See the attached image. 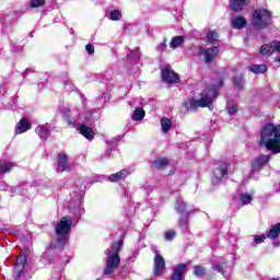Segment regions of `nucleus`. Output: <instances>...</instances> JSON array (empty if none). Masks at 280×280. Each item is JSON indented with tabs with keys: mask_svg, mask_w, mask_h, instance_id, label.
<instances>
[{
	"mask_svg": "<svg viewBox=\"0 0 280 280\" xmlns=\"http://www.w3.org/2000/svg\"><path fill=\"white\" fill-rule=\"evenodd\" d=\"M73 220L71 217H62L55 228L56 231V244H51L50 248H62L69 242V234L71 233V226Z\"/></svg>",
	"mask_w": 280,
	"mask_h": 280,
	"instance_id": "nucleus-3",
	"label": "nucleus"
},
{
	"mask_svg": "<svg viewBox=\"0 0 280 280\" xmlns=\"http://www.w3.org/2000/svg\"><path fill=\"white\" fill-rule=\"evenodd\" d=\"M43 257H47V254H44Z\"/></svg>",
	"mask_w": 280,
	"mask_h": 280,
	"instance_id": "nucleus-47",
	"label": "nucleus"
},
{
	"mask_svg": "<svg viewBox=\"0 0 280 280\" xmlns=\"http://www.w3.org/2000/svg\"><path fill=\"white\" fill-rule=\"evenodd\" d=\"M152 253H154L153 260V275L154 277H163L165 275V258L159 254V249L155 246L151 247Z\"/></svg>",
	"mask_w": 280,
	"mask_h": 280,
	"instance_id": "nucleus-7",
	"label": "nucleus"
},
{
	"mask_svg": "<svg viewBox=\"0 0 280 280\" xmlns=\"http://www.w3.org/2000/svg\"><path fill=\"white\" fill-rule=\"evenodd\" d=\"M185 270H187V265L185 264L173 267L172 280H185Z\"/></svg>",
	"mask_w": 280,
	"mask_h": 280,
	"instance_id": "nucleus-14",
	"label": "nucleus"
},
{
	"mask_svg": "<svg viewBox=\"0 0 280 280\" xmlns=\"http://www.w3.org/2000/svg\"><path fill=\"white\" fill-rule=\"evenodd\" d=\"M121 246H124V241H117L112 245L110 248L105 250L106 265L104 269V275H113L119 265L121 264V258L119 257V250H121Z\"/></svg>",
	"mask_w": 280,
	"mask_h": 280,
	"instance_id": "nucleus-4",
	"label": "nucleus"
},
{
	"mask_svg": "<svg viewBox=\"0 0 280 280\" xmlns=\"http://www.w3.org/2000/svg\"><path fill=\"white\" fill-rule=\"evenodd\" d=\"M129 174L130 170L122 168L121 171L109 175L108 180L110 183H119V180H124V178H126V176H128Z\"/></svg>",
	"mask_w": 280,
	"mask_h": 280,
	"instance_id": "nucleus-18",
	"label": "nucleus"
},
{
	"mask_svg": "<svg viewBox=\"0 0 280 280\" xmlns=\"http://www.w3.org/2000/svg\"><path fill=\"white\" fill-rule=\"evenodd\" d=\"M240 202L243 206L250 205L253 202V195L249 194H241L240 195Z\"/></svg>",
	"mask_w": 280,
	"mask_h": 280,
	"instance_id": "nucleus-33",
	"label": "nucleus"
},
{
	"mask_svg": "<svg viewBox=\"0 0 280 280\" xmlns=\"http://www.w3.org/2000/svg\"><path fill=\"white\" fill-rule=\"evenodd\" d=\"M249 71L259 75V73H266V71H268V67H266V65H252L249 66Z\"/></svg>",
	"mask_w": 280,
	"mask_h": 280,
	"instance_id": "nucleus-24",
	"label": "nucleus"
},
{
	"mask_svg": "<svg viewBox=\"0 0 280 280\" xmlns=\"http://www.w3.org/2000/svg\"><path fill=\"white\" fill-rule=\"evenodd\" d=\"M5 191H10V194H12V196H16L18 194H21V187L16 186V187H8L5 189Z\"/></svg>",
	"mask_w": 280,
	"mask_h": 280,
	"instance_id": "nucleus-40",
	"label": "nucleus"
},
{
	"mask_svg": "<svg viewBox=\"0 0 280 280\" xmlns=\"http://www.w3.org/2000/svg\"><path fill=\"white\" fill-rule=\"evenodd\" d=\"M25 264H27V257H25V255L19 256L15 260L13 269L15 280H21V275H23V270H25Z\"/></svg>",
	"mask_w": 280,
	"mask_h": 280,
	"instance_id": "nucleus-11",
	"label": "nucleus"
},
{
	"mask_svg": "<svg viewBox=\"0 0 280 280\" xmlns=\"http://www.w3.org/2000/svg\"><path fill=\"white\" fill-rule=\"evenodd\" d=\"M183 43H185L183 36H175L170 43V48L178 49V47H180V45H183Z\"/></svg>",
	"mask_w": 280,
	"mask_h": 280,
	"instance_id": "nucleus-29",
	"label": "nucleus"
},
{
	"mask_svg": "<svg viewBox=\"0 0 280 280\" xmlns=\"http://www.w3.org/2000/svg\"><path fill=\"white\" fill-rule=\"evenodd\" d=\"M206 39L207 43H210V45H215V43H218V33L214 31H209Z\"/></svg>",
	"mask_w": 280,
	"mask_h": 280,
	"instance_id": "nucleus-32",
	"label": "nucleus"
},
{
	"mask_svg": "<svg viewBox=\"0 0 280 280\" xmlns=\"http://www.w3.org/2000/svg\"><path fill=\"white\" fill-rule=\"evenodd\" d=\"M31 128L32 125L30 121H27L25 118H22L16 125L15 135H23V132H27V130Z\"/></svg>",
	"mask_w": 280,
	"mask_h": 280,
	"instance_id": "nucleus-19",
	"label": "nucleus"
},
{
	"mask_svg": "<svg viewBox=\"0 0 280 280\" xmlns=\"http://www.w3.org/2000/svg\"><path fill=\"white\" fill-rule=\"evenodd\" d=\"M279 235H280V223H277L276 225L271 226V229L267 233V237L269 240H277Z\"/></svg>",
	"mask_w": 280,
	"mask_h": 280,
	"instance_id": "nucleus-23",
	"label": "nucleus"
},
{
	"mask_svg": "<svg viewBox=\"0 0 280 280\" xmlns=\"http://www.w3.org/2000/svg\"><path fill=\"white\" fill-rule=\"evenodd\" d=\"M30 71V69H26L25 72L23 73V77L25 78V75H27V72Z\"/></svg>",
	"mask_w": 280,
	"mask_h": 280,
	"instance_id": "nucleus-46",
	"label": "nucleus"
},
{
	"mask_svg": "<svg viewBox=\"0 0 280 280\" xmlns=\"http://www.w3.org/2000/svg\"><path fill=\"white\" fill-rule=\"evenodd\" d=\"M224 81L218 79L208 89H206L200 100L190 98L184 103L185 108L190 112L196 110V108H209L213 110V101L218 97V91L223 86Z\"/></svg>",
	"mask_w": 280,
	"mask_h": 280,
	"instance_id": "nucleus-1",
	"label": "nucleus"
},
{
	"mask_svg": "<svg viewBox=\"0 0 280 280\" xmlns=\"http://www.w3.org/2000/svg\"><path fill=\"white\" fill-rule=\"evenodd\" d=\"M162 80L165 84H178L180 77L170 66L162 68Z\"/></svg>",
	"mask_w": 280,
	"mask_h": 280,
	"instance_id": "nucleus-9",
	"label": "nucleus"
},
{
	"mask_svg": "<svg viewBox=\"0 0 280 280\" xmlns=\"http://www.w3.org/2000/svg\"><path fill=\"white\" fill-rule=\"evenodd\" d=\"M35 132L38 135L42 141H47V139H49V136L51 135L49 126L46 125H38L35 129Z\"/></svg>",
	"mask_w": 280,
	"mask_h": 280,
	"instance_id": "nucleus-17",
	"label": "nucleus"
},
{
	"mask_svg": "<svg viewBox=\"0 0 280 280\" xmlns=\"http://www.w3.org/2000/svg\"><path fill=\"white\" fill-rule=\"evenodd\" d=\"M174 237H176V231L174 230H170L164 233V240H166V242H172Z\"/></svg>",
	"mask_w": 280,
	"mask_h": 280,
	"instance_id": "nucleus-38",
	"label": "nucleus"
},
{
	"mask_svg": "<svg viewBox=\"0 0 280 280\" xmlns=\"http://www.w3.org/2000/svg\"><path fill=\"white\" fill-rule=\"evenodd\" d=\"M189 213H191V211L183 213L182 217L179 218L180 229H187L189 226Z\"/></svg>",
	"mask_w": 280,
	"mask_h": 280,
	"instance_id": "nucleus-28",
	"label": "nucleus"
},
{
	"mask_svg": "<svg viewBox=\"0 0 280 280\" xmlns=\"http://www.w3.org/2000/svg\"><path fill=\"white\" fill-rule=\"evenodd\" d=\"M85 49H86L88 54H90V56L95 54V47H93V45H91V44H88L85 46Z\"/></svg>",
	"mask_w": 280,
	"mask_h": 280,
	"instance_id": "nucleus-43",
	"label": "nucleus"
},
{
	"mask_svg": "<svg viewBox=\"0 0 280 280\" xmlns=\"http://www.w3.org/2000/svg\"><path fill=\"white\" fill-rule=\"evenodd\" d=\"M143 117H145V110H143L141 107H138L135 109L131 119H133V121H141Z\"/></svg>",
	"mask_w": 280,
	"mask_h": 280,
	"instance_id": "nucleus-27",
	"label": "nucleus"
},
{
	"mask_svg": "<svg viewBox=\"0 0 280 280\" xmlns=\"http://www.w3.org/2000/svg\"><path fill=\"white\" fill-rule=\"evenodd\" d=\"M248 3H250V0H231L230 8L233 12H242L244 8L248 7Z\"/></svg>",
	"mask_w": 280,
	"mask_h": 280,
	"instance_id": "nucleus-15",
	"label": "nucleus"
},
{
	"mask_svg": "<svg viewBox=\"0 0 280 280\" xmlns=\"http://www.w3.org/2000/svg\"><path fill=\"white\" fill-rule=\"evenodd\" d=\"M260 145H265L273 154L280 152V125L267 124L260 131Z\"/></svg>",
	"mask_w": 280,
	"mask_h": 280,
	"instance_id": "nucleus-2",
	"label": "nucleus"
},
{
	"mask_svg": "<svg viewBox=\"0 0 280 280\" xmlns=\"http://www.w3.org/2000/svg\"><path fill=\"white\" fill-rule=\"evenodd\" d=\"M109 19L112 21H119V19H121V11L119 10L109 11Z\"/></svg>",
	"mask_w": 280,
	"mask_h": 280,
	"instance_id": "nucleus-36",
	"label": "nucleus"
},
{
	"mask_svg": "<svg viewBox=\"0 0 280 280\" xmlns=\"http://www.w3.org/2000/svg\"><path fill=\"white\" fill-rule=\"evenodd\" d=\"M205 272H207L205 267L200 265L195 266V271H194L195 277H205Z\"/></svg>",
	"mask_w": 280,
	"mask_h": 280,
	"instance_id": "nucleus-37",
	"label": "nucleus"
},
{
	"mask_svg": "<svg viewBox=\"0 0 280 280\" xmlns=\"http://www.w3.org/2000/svg\"><path fill=\"white\" fill-rule=\"evenodd\" d=\"M266 237L268 236L264 234L254 236V242L252 243V246L256 248L258 244H264V242H266Z\"/></svg>",
	"mask_w": 280,
	"mask_h": 280,
	"instance_id": "nucleus-34",
	"label": "nucleus"
},
{
	"mask_svg": "<svg viewBox=\"0 0 280 280\" xmlns=\"http://www.w3.org/2000/svg\"><path fill=\"white\" fill-rule=\"evenodd\" d=\"M232 27L234 30H243V27H246V19L243 16H237L232 20Z\"/></svg>",
	"mask_w": 280,
	"mask_h": 280,
	"instance_id": "nucleus-22",
	"label": "nucleus"
},
{
	"mask_svg": "<svg viewBox=\"0 0 280 280\" xmlns=\"http://www.w3.org/2000/svg\"><path fill=\"white\" fill-rule=\"evenodd\" d=\"M229 174V164L224 161L217 162L214 164V170H213V177H212V183L213 185H218L224 176Z\"/></svg>",
	"mask_w": 280,
	"mask_h": 280,
	"instance_id": "nucleus-8",
	"label": "nucleus"
},
{
	"mask_svg": "<svg viewBox=\"0 0 280 280\" xmlns=\"http://www.w3.org/2000/svg\"><path fill=\"white\" fill-rule=\"evenodd\" d=\"M166 48H167V40L164 39V42L161 43V44L158 46V51H165Z\"/></svg>",
	"mask_w": 280,
	"mask_h": 280,
	"instance_id": "nucleus-42",
	"label": "nucleus"
},
{
	"mask_svg": "<svg viewBox=\"0 0 280 280\" xmlns=\"http://www.w3.org/2000/svg\"><path fill=\"white\" fill-rule=\"evenodd\" d=\"M131 57L133 58V60H139V50H133L131 52Z\"/></svg>",
	"mask_w": 280,
	"mask_h": 280,
	"instance_id": "nucleus-44",
	"label": "nucleus"
},
{
	"mask_svg": "<svg viewBox=\"0 0 280 280\" xmlns=\"http://www.w3.org/2000/svg\"><path fill=\"white\" fill-rule=\"evenodd\" d=\"M30 5L32 8H42V5H45V0H31Z\"/></svg>",
	"mask_w": 280,
	"mask_h": 280,
	"instance_id": "nucleus-39",
	"label": "nucleus"
},
{
	"mask_svg": "<svg viewBox=\"0 0 280 280\" xmlns=\"http://www.w3.org/2000/svg\"><path fill=\"white\" fill-rule=\"evenodd\" d=\"M67 170H71V164H69V156H67L65 153H59L57 172L58 174H62V172H67Z\"/></svg>",
	"mask_w": 280,
	"mask_h": 280,
	"instance_id": "nucleus-13",
	"label": "nucleus"
},
{
	"mask_svg": "<svg viewBox=\"0 0 280 280\" xmlns=\"http://www.w3.org/2000/svg\"><path fill=\"white\" fill-rule=\"evenodd\" d=\"M161 128H162V132L164 135H167V132H170V130H172V120L167 117H163L161 119Z\"/></svg>",
	"mask_w": 280,
	"mask_h": 280,
	"instance_id": "nucleus-25",
	"label": "nucleus"
},
{
	"mask_svg": "<svg viewBox=\"0 0 280 280\" xmlns=\"http://www.w3.org/2000/svg\"><path fill=\"white\" fill-rule=\"evenodd\" d=\"M268 161H270V155H260L252 162V167L253 170H259L264 167Z\"/></svg>",
	"mask_w": 280,
	"mask_h": 280,
	"instance_id": "nucleus-20",
	"label": "nucleus"
},
{
	"mask_svg": "<svg viewBox=\"0 0 280 280\" xmlns=\"http://www.w3.org/2000/svg\"><path fill=\"white\" fill-rule=\"evenodd\" d=\"M275 51L280 52V42H271L270 44H265L260 47V54L262 56H272Z\"/></svg>",
	"mask_w": 280,
	"mask_h": 280,
	"instance_id": "nucleus-12",
	"label": "nucleus"
},
{
	"mask_svg": "<svg viewBox=\"0 0 280 280\" xmlns=\"http://www.w3.org/2000/svg\"><path fill=\"white\" fill-rule=\"evenodd\" d=\"M175 211L180 214L187 213V203H185V200H183L182 198L177 199L175 203Z\"/></svg>",
	"mask_w": 280,
	"mask_h": 280,
	"instance_id": "nucleus-26",
	"label": "nucleus"
},
{
	"mask_svg": "<svg viewBox=\"0 0 280 280\" xmlns=\"http://www.w3.org/2000/svg\"><path fill=\"white\" fill-rule=\"evenodd\" d=\"M13 167H16V164L13 162H8L5 160L0 161V176H3V174H9V172H12Z\"/></svg>",
	"mask_w": 280,
	"mask_h": 280,
	"instance_id": "nucleus-21",
	"label": "nucleus"
},
{
	"mask_svg": "<svg viewBox=\"0 0 280 280\" xmlns=\"http://www.w3.org/2000/svg\"><path fill=\"white\" fill-rule=\"evenodd\" d=\"M77 185L80 187V192L77 196V199L74 202H71L68 206L69 211L71 213H74V215H82V211H84V208L82 207V198L84 196V189H86V184H82L80 180L77 183Z\"/></svg>",
	"mask_w": 280,
	"mask_h": 280,
	"instance_id": "nucleus-6",
	"label": "nucleus"
},
{
	"mask_svg": "<svg viewBox=\"0 0 280 280\" xmlns=\"http://www.w3.org/2000/svg\"><path fill=\"white\" fill-rule=\"evenodd\" d=\"M78 130H79L80 135H82L89 141H93V139L95 138V132L93 131V129L91 127H89L86 125H79Z\"/></svg>",
	"mask_w": 280,
	"mask_h": 280,
	"instance_id": "nucleus-16",
	"label": "nucleus"
},
{
	"mask_svg": "<svg viewBox=\"0 0 280 280\" xmlns=\"http://www.w3.org/2000/svg\"><path fill=\"white\" fill-rule=\"evenodd\" d=\"M233 82H234L235 89H237L238 91H242V89H244V84H245L244 75L241 74L235 77Z\"/></svg>",
	"mask_w": 280,
	"mask_h": 280,
	"instance_id": "nucleus-31",
	"label": "nucleus"
},
{
	"mask_svg": "<svg viewBox=\"0 0 280 280\" xmlns=\"http://www.w3.org/2000/svg\"><path fill=\"white\" fill-rule=\"evenodd\" d=\"M252 25L256 30H266L272 25V13L267 9H257L253 13Z\"/></svg>",
	"mask_w": 280,
	"mask_h": 280,
	"instance_id": "nucleus-5",
	"label": "nucleus"
},
{
	"mask_svg": "<svg viewBox=\"0 0 280 280\" xmlns=\"http://www.w3.org/2000/svg\"><path fill=\"white\" fill-rule=\"evenodd\" d=\"M168 161L165 158H160L158 160L154 161L153 165L154 167H156L158 170H164V167H167L168 165Z\"/></svg>",
	"mask_w": 280,
	"mask_h": 280,
	"instance_id": "nucleus-30",
	"label": "nucleus"
},
{
	"mask_svg": "<svg viewBox=\"0 0 280 280\" xmlns=\"http://www.w3.org/2000/svg\"><path fill=\"white\" fill-rule=\"evenodd\" d=\"M212 268L217 272H221L223 275V277H225V279H229L231 277V273L224 271L222 265H220V264H217V265L212 266Z\"/></svg>",
	"mask_w": 280,
	"mask_h": 280,
	"instance_id": "nucleus-35",
	"label": "nucleus"
},
{
	"mask_svg": "<svg viewBox=\"0 0 280 280\" xmlns=\"http://www.w3.org/2000/svg\"><path fill=\"white\" fill-rule=\"evenodd\" d=\"M68 124H69V126H75V119H72V120L68 119Z\"/></svg>",
	"mask_w": 280,
	"mask_h": 280,
	"instance_id": "nucleus-45",
	"label": "nucleus"
},
{
	"mask_svg": "<svg viewBox=\"0 0 280 280\" xmlns=\"http://www.w3.org/2000/svg\"><path fill=\"white\" fill-rule=\"evenodd\" d=\"M198 54H199V56H205V63L209 65V63L213 62V60L215 58H218V54H220V47L214 46V47L207 48V49L199 47Z\"/></svg>",
	"mask_w": 280,
	"mask_h": 280,
	"instance_id": "nucleus-10",
	"label": "nucleus"
},
{
	"mask_svg": "<svg viewBox=\"0 0 280 280\" xmlns=\"http://www.w3.org/2000/svg\"><path fill=\"white\" fill-rule=\"evenodd\" d=\"M229 115H235L237 113V106L228 104L226 106Z\"/></svg>",
	"mask_w": 280,
	"mask_h": 280,
	"instance_id": "nucleus-41",
	"label": "nucleus"
}]
</instances>
